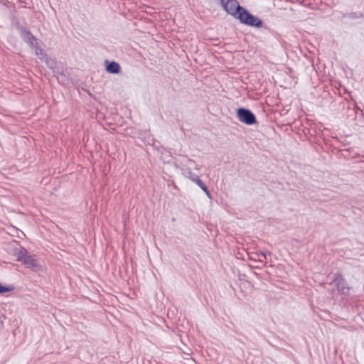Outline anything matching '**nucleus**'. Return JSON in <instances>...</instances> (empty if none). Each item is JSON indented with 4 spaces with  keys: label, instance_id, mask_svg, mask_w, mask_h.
<instances>
[{
    "label": "nucleus",
    "instance_id": "nucleus-1",
    "mask_svg": "<svg viewBox=\"0 0 364 364\" xmlns=\"http://www.w3.org/2000/svg\"><path fill=\"white\" fill-rule=\"evenodd\" d=\"M12 255L16 257L18 262H22L26 268L34 272L41 269V265L35 255L28 254L26 248L21 246L16 247L12 250Z\"/></svg>",
    "mask_w": 364,
    "mask_h": 364
},
{
    "label": "nucleus",
    "instance_id": "nucleus-2",
    "mask_svg": "<svg viewBox=\"0 0 364 364\" xmlns=\"http://www.w3.org/2000/svg\"><path fill=\"white\" fill-rule=\"evenodd\" d=\"M235 18L240 20L242 23L250 26L257 28L262 26V21L257 16L250 14L244 7L242 9L241 11Z\"/></svg>",
    "mask_w": 364,
    "mask_h": 364
},
{
    "label": "nucleus",
    "instance_id": "nucleus-3",
    "mask_svg": "<svg viewBox=\"0 0 364 364\" xmlns=\"http://www.w3.org/2000/svg\"><path fill=\"white\" fill-rule=\"evenodd\" d=\"M224 10L235 18L243 8L236 0H220Z\"/></svg>",
    "mask_w": 364,
    "mask_h": 364
},
{
    "label": "nucleus",
    "instance_id": "nucleus-4",
    "mask_svg": "<svg viewBox=\"0 0 364 364\" xmlns=\"http://www.w3.org/2000/svg\"><path fill=\"white\" fill-rule=\"evenodd\" d=\"M200 166L198 164H196L194 161L187 159L183 162V164L181 166V171H182V174L185 177L189 178L190 180H192V178H194L198 176L196 175L195 173H193L191 171V170L195 169V170L198 171V170H200Z\"/></svg>",
    "mask_w": 364,
    "mask_h": 364
},
{
    "label": "nucleus",
    "instance_id": "nucleus-5",
    "mask_svg": "<svg viewBox=\"0 0 364 364\" xmlns=\"http://www.w3.org/2000/svg\"><path fill=\"white\" fill-rule=\"evenodd\" d=\"M238 119L247 124L252 125L256 122V117L254 114L245 108H239L237 111Z\"/></svg>",
    "mask_w": 364,
    "mask_h": 364
},
{
    "label": "nucleus",
    "instance_id": "nucleus-6",
    "mask_svg": "<svg viewBox=\"0 0 364 364\" xmlns=\"http://www.w3.org/2000/svg\"><path fill=\"white\" fill-rule=\"evenodd\" d=\"M19 33L22 39L29 45L31 48L38 46V40L34 36L23 27L19 28Z\"/></svg>",
    "mask_w": 364,
    "mask_h": 364
},
{
    "label": "nucleus",
    "instance_id": "nucleus-7",
    "mask_svg": "<svg viewBox=\"0 0 364 364\" xmlns=\"http://www.w3.org/2000/svg\"><path fill=\"white\" fill-rule=\"evenodd\" d=\"M331 284L336 287L338 293L341 294H347L348 293L349 287L346 281L341 276H337Z\"/></svg>",
    "mask_w": 364,
    "mask_h": 364
},
{
    "label": "nucleus",
    "instance_id": "nucleus-8",
    "mask_svg": "<svg viewBox=\"0 0 364 364\" xmlns=\"http://www.w3.org/2000/svg\"><path fill=\"white\" fill-rule=\"evenodd\" d=\"M105 63H107L106 66L107 72L112 74H117L119 73L120 65L118 63L114 61L109 63L107 60H106Z\"/></svg>",
    "mask_w": 364,
    "mask_h": 364
},
{
    "label": "nucleus",
    "instance_id": "nucleus-9",
    "mask_svg": "<svg viewBox=\"0 0 364 364\" xmlns=\"http://www.w3.org/2000/svg\"><path fill=\"white\" fill-rule=\"evenodd\" d=\"M192 181L195 182L206 194L208 198H210V193L205 183L200 179L198 176L192 178Z\"/></svg>",
    "mask_w": 364,
    "mask_h": 364
},
{
    "label": "nucleus",
    "instance_id": "nucleus-10",
    "mask_svg": "<svg viewBox=\"0 0 364 364\" xmlns=\"http://www.w3.org/2000/svg\"><path fill=\"white\" fill-rule=\"evenodd\" d=\"M33 49V50H34V51H35V54H36V56H38V58L39 59H41V60H43V59L46 58V56L47 55L43 52V50L41 48H40V47L38 46H38H36V47H34Z\"/></svg>",
    "mask_w": 364,
    "mask_h": 364
},
{
    "label": "nucleus",
    "instance_id": "nucleus-11",
    "mask_svg": "<svg viewBox=\"0 0 364 364\" xmlns=\"http://www.w3.org/2000/svg\"><path fill=\"white\" fill-rule=\"evenodd\" d=\"M43 60L46 62V63L50 68L53 69L55 67L56 62L48 55H46Z\"/></svg>",
    "mask_w": 364,
    "mask_h": 364
},
{
    "label": "nucleus",
    "instance_id": "nucleus-12",
    "mask_svg": "<svg viewBox=\"0 0 364 364\" xmlns=\"http://www.w3.org/2000/svg\"><path fill=\"white\" fill-rule=\"evenodd\" d=\"M14 289V287L11 285L10 286H3L0 284V294H4L6 292H10Z\"/></svg>",
    "mask_w": 364,
    "mask_h": 364
},
{
    "label": "nucleus",
    "instance_id": "nucleus-13",
    "mask_svg": "<svg viewBox=\"0 0 364 364\" xmlns=\"http://www.w3.org/2000/svg\"><path fill=\"white\" fill-rule=\"evenodd\" d=\"M267 255H270V252H268V251H265V252H262L258 255V257H263L264 259H266Z\"/></svg>",
    "mask_w": 364,
    "mask_h": 364
},
{
    "label": "nucleus",
    "instance_id": "nucleus-14",
    "mask_svg": "<svg viewBox=\"0 0 364 364\" xmlns=\"http://www.w3.org/2000/svg\"><path fill=\"white\" fill-rule=\"evenodd\" d=\"M353 15V18H358V17L362 16V15L360 14H357L356 13H354Z\"/></svg>",
    "mask_w": 364,
    "mask_h": 364
},
{
    "label": "nucleus",
    "instance_id": "nucleus-15",
    "mask_svg": "<svg viewBox=\"0 0 364 364\" xmlns=\"http://www.w3.org/2000/svg\"><path fill=\"white\" fill-rule=\"evenodd\" d=\"M264 259L263 257H259V260L260 262H263V261H264Z\"/></svg>",
    "mask_w": 364,
    "mask_h": 364
}]
</instances>
